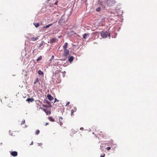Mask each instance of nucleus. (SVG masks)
Returning <instances> with one entry per match:
<instances>
[{
  "instance_id": "nucleus-1",
  "label": "nucleus",
  "mask_w": 157,
  "mask_h": 157,
  "mask_svg": "<svg viewBox=\"0 0 157 157\" xmlns=\"http://www.w3.org/2000/svg\"><path fill=\"white\" fill-rule=\"evenodd\" d=\"M68 45V43H65L63 46V57L67 56L69 54V51L67 49Z\"/></svg>"
},
{
  "instance_id": "nucleus-2",
  "label": "nucleus",
  "mask_w": 157,
  "mask_h": 157,
  "mask_svg": "<svg viewBox=\"0 0 157 157\" xmlns=\"http://www.w3.org/2000/svg\"><path fill=\"white\" fill-rule=\"evenodd\" d=\"M106 3L108 6H112L115 4L116 1L115 0H107Z\"/></svg>"
},
{
  "instance_id": "nucleus-3",
  "label": "nucleus",
  "mask_w": 157,
  "mask_h": 157,
  "mask_svg": "<svg viewBox=\"0 0 157 157\" xmlns=\"http://www.w3.org/2000/svg\"><path fill=\"white\" fill-rule=\"evenodd\" d=\"M100 33L101 37L103 38L107 37L108 36L109 37L110 36V34H109L108 32L107 31H102L100 32Z\"/></svg>"
},
{
  "instance_id": "nucleus-4",
  "label": "nucleus",
  "mask_w": 157,
  "mask_h": 157,
  "mask_svg": "<svg viewBox=\"0 0 157 157\" xmlns=\"http://www.w3.org/2000/svg\"><path fill=\"white\" fill-rule=\"evenodd\" d=\"M98 135L100 137L103 138L107 137V134H106V133L104 132H101L100 133L98 134Z\"/></svg>"
},
{
  "instance_id": "nucleus-5",
  "label": "nucleus",
  "mask_w": 157,
  "mask_h": 157,
  "mask_svg": "<svg viewBox=\"0 0 157 157\" xmlns=\"http://www.w3.org/2000/svg\"><path fill=\"white\" fill-rule=\"evenodd\" d=\"M77 108L75 107H73L72 108L71 110V116L74 115V113L76 111Z\"/></svg>"
},
{
  "instance_id": "nucleus-6",
  "label": "nucleus",
  "mask_w": 157,
  "mask_h": 157,
  "mask_svg": "<svg viewBox=\"0 0 157 157\" xmlns=\"http://www.w3.org/2000/svg\"><path fill=\"white\" fill-rule=\"evenodd\" d=\"M26 101H27L29 103L30 102H33V101H34V100L33 98H28L26 100Z\"/></svg>"
},
{
  "instance_id": "nucleus-7",
  "label": "nucleus",
  "mask_w": 157,
  "mask_h": 157,
  "mask_svg": "<svg viewBox=\"0 0 157 157\" xmlns=\"http://www.w3.org/2000/svg\"><path fill=\"white\" fill-rule=\"evenodd\" d=\"M10 154L13 156H16L17 155V152L16 151H13L11 152Z\"/></svg>"
},
{
  "instance_id": "nucleus-8",
  "label": "nucleus",
  "mask_w": 157,
  "mask_h": 157,
  "mask_svg": "<svg viewBox=\"0 0 157 157\" xmlns=\"http://www.w3.org/2000/svg\"><path fill=\"white\" fill-rule=\"evenodd\" d=\"M47 98L50 101L54 99V98L52 97L50 94H48L47 95Z\"/></svg>"
},
{
  "instance_id": "nucleus-9",
  "label": "nucleus",
  "mask_w": 157,
  "mask_h": 157,
  "mask_svg": "<svg viewBox=\"0 0 157 157\" xmlns=\"http://www.w3.org/2000/svg\"><path fill=\"white\" fill-rule=\"evenodd\" d=\"M44 103L48 104L49 105V107H52L51 103L47 100L45 99L44 100Z\"/></svg>"
},
{
  "instance_id": "nucleus-10",
  "label": "nucleus",
  "mask_w": 157,
  "mask_h": 157,
  "mask_svg": "<svg viewBox=\"0 0 157 157\" xmlns=\"http://www.w3.org/2000/svg\"><path fill=\"white\" fill-rule=\"evenodd\" d=\"M56 41V38H52L50 40V43H55Z\"/></svg>"
},
{
  "instance_id": "nucleus-11",
  "label": "nucleus",
  "mask_w": 157,
  "mask_h": 157,
  "mask_svg": "<svg viewBox=\"0 0 157 157\" xmlns=\"http://www.w3.org/2000/svg\"><path fill=\"white\" fill-rule=\"evenodd\" d=\"M37 37H32L30 38V40L33 41H35L38 39Z\"/></svg>"
},
{
  "instance_id": "nucleus-12",
  "label": "nucleus",
  "mask_w": 157,
  "mask_h": 157,
  "mask_svg": "<svg viewBox=\"0 0 157 157\" xmlns=\"http://www.w3.org/2000/svg\"><path fill=\"white\" fill-rule=\"evenodd\" d=\"M74 59V57L73 56H71L70 58H69L68 59V61H69V62L71 63V62H72V61H73Z\"/></svg>"
},
{
  "instance_id": "nucleus-13",
  "label": "nucleus",
  "mask_w": 157,
  "mask_h": 157,
  "mask_svg": "<svg viewBox=\"0 0 157 157\" xmlns=\"http://www.w3.org/2000/svg\"><path fill=\"white\" fill-rule=\"evenodd\" d=\"M59 119L60 124V126H61L63 124V122H62V121H61V120H62L63 119V118L62 117H59Z\"/></svg>"
},
{
  "instance_id": "nucleus-14",
  "label": "nucleus",
  "mask_w": 157,
  "mask_h": 157,
  "mask_svg": "<svg viewBox=\"0 0 157 157\" xmlns=\"http://www.w3.org/2000/svg\"><path fill=\"white\" fill-rule=\"evenodd\" d=\"M89 36V34L88 33H85L83 36V37L84 39L87 38V36Z\"/></svg>"
},
{
  "instance_id": "nucleus-15",
  "label": "nucleus",
  "mask_w": 157,
  "mask_h": 157,
  "mask_svg": "<svg viewBox=\"0 0 157 157\" xmlns=\"http://www.w3.org/2000/svg\"><path fill=\"white\" fill-rule=\"evenodd\" d=\"M38 74L41 76H43L44 75V73L40 70H39L38 72Z\"/></svg>"
},
{
  "instance_id": "nucleus-16",
  "label": "nucleus",
  "mask_w": 157,
  "mask_h": 157,
  "mask_svg": "<svg viewBox=\"0 0 157 157\" xmlns=\"http://www.w3.org/2000/svg\"><path fill=\"white\" fill-rule=\"evenodd\" d=\"M52 24L51 23L49 24H48L45 26H44V28H48L49 27H50L52 25Z\"/></svg>"
},
{
  "instance_id": "nucleus-17",
  "label": "nucleus",
  "mask_w": 157,
  "mask_h": 157,
  "mask_svg": "<svg viewBox=\"0 0 157 157\" xmlns=\"http://www.w3.org/2000/svg\"><path fill=\"white\" fill-rule=\"evenodd\" d=\"M48 119L49 121H52V122H54L55 121L54 119L52 118L51 117H48Z\"/></svg>"
},
{
  "instance_id": "nucleus-18",
  "label": "nucleus",
  "mask_w": 157,
  "mask_h": 157,
  "mask_svg": "<svg viewBox=\"0 0 157 157\" xmlns=\"http://www.w3.org/2000/svg\"><path fill=\"white\" fill-rule=\"evenodd\" d=\"M34 25L36 28L38 27L39 25V23H34Z\"/></svg>"
},
{
  "instance_id": "nucleus-19",
  "label": "nucleus",
  "mask_w": 157,
  "mask_h": 157,
  "mask_svg": "<svg viewBox=\"0 0 157 157\" xmlns=\"http://www.w3.org/2000/svg\"><path fill=\"white\" fill-rule=\"evenodd\" d=\"M39 82V78H36V81L34 82V84H35L36 82Z\"/></svg>"
},
{
  "instance_id": "nucleus-20",
  "label": "nucleus",
  "mask_w": 157,
  "mask_h": 157,
  "mask_svg": "<svg viewBox=\"0 0 157 157\" xmlns=\"http://www.w3.org/2000/svg\"><path fill=\"white\" fill-rule=\"evenodd\" d=\"M40 132V131L39 130H36V131L35 132V134L36 135H38L39 134Z\"/></svg>"
},
{
  "instance_id": "nucleus-21",
  "label": "nucleus",
  "mask_w": 157,
  "mask_h": 157,
  "mask_svg": "<svg viewBox=\"0 0 157 157\" xmlns=\"http://www.w3.org/2000/svg\"><path fill=\"white\" fill-rule=\"evenodd\" d=\"M42 58V56H39L37 59L36 60L37 61H40L41 59Z\"/></svg>"
},
{
  "instance_id": "nucleus-22",
  "label": "nucleus",
  "mask_w": 157,
  "mask_h": 157,
  "mask_svg": "<svg viewBox=\"0 0 157 157\" xmlns=\"http://www.w3.org/2000/svg\"><path fill=\"white\" fill-rule=\"evenodd\" d=\"M45 113L47 115H48L49 114H51L50 110L49 111H47L46 112H45Z\"/></svg>"
},
{
  "instance_id": "nucleus-23",
  "label": "nucleus",
  "mask_w": 157,
  "mask_h": 157,
  "mask_svg": "<svg viewBox=\"0 0 157 157\" xmlns=\"http://www.w3.org/2000/svg\"><path fill=\"white\" fill-rule=\"evenodd\" d=\"M42 106L44 107H49V105H42Z\"/></svg>"
},
{
  "instance_id": "nucleus-24",
  "label": "nucleus",
  "mask_w": 157,
  "mask_h": 157,
  "mask_svg": "<svg viewBox=\"0 0 157 157\" xmlns=\"http://www.w3.org/2000/svg\"><path fill=\"white\" fill-rule=\"evenodd\" d=\"M107 150L109 151L111 149V147H107L105 148Z\"/></svg>"
},
{
  "instance_id": "nucleus-25",
  "label": "nucleus",
  "mask_w": 157,
  "mask_h": 157,
  "mask_svg": "<svg viewBox=\"0 0 157 157\" xmlns=\"http://www.w3.org/2000/svg\"><path fill=\"white\" fill-rule=\"evenodd\" d=\"M44 42L42 41L40 44V47H41L43 45Z\"/></svg>"
},
{
  "instance_id": "nucleus-26",
  "label": "nucleus",
  "mask_w": 157,
  "mask_h": 157,
  "mask_svg": "<svg viewBox=\"0 0 157 157\" xmlns=\"http://www.w3.org/2000/svg\"><path fill=\"white\" fill-rule=\"evenodd\" d=\"M25 120H23L22 121H21V125H22V124H24L25 123Z\"/></svg>"
},
{
  "instance_id": "nucleus-27",
  "label": "nucleus",
  "mask_w": 157,
  "mask_h": 157,
  "mask_svg": "<svg viewBox=\"0 0 157 157\" xmlns=\"http://www.w3.org/2000/svg\"><path fill=\"white\" fill-rule=\"evenodd\" d=\"M100 8L98 7L96 9V11H99L100 10Z\"/></svg>"
},
{
  "instance_id": "nucleus-28",
  "label": "nucleus",
  "mask_w": 157,
  "mask_h": 157,
  "mask_svg": "<svg viewBox=\"0 0 157 157\" xmlns=\"http://www.w3.org/2000/svg\"><path fill=\"white\" fill-rule=\"evenodd\" d=\"M58 1H56L54 3V4L56 5H57L58 4Z\"/></svg>"
},
{
  "instance_id": "nucleus-29",
  "label": "nucleus",
  "mask_w": 157,
  "mask_h": 157,
  "mask_svg": "<svg viewBox=\"0 0 157 157\" xmlns=\"http://www.w3.org/2000/svg\"><path fill=\"white\" fill-rule=\"evenodd\" d=\"M54 57V56H52L51 57V59H50V61H51L52 59H53Z\"/></svg>"
},
{
  "instance_id": "nucleus-30",
  "label": "nucleus",
  "mask_w": 157,
  "mask_h": 157,
  "mask_svg": "<svg viewBox=\"0 0 157 157\" xmlns=\"http://www.w3.org/2000/svg\"><path fill=\"white\" fill-rule=\"evenodd\" d=\"M56 101H59V100H58L56 98L55 99L54 102H55Z\"/></svg>"
},
{
  "instance_id": "nucleus-31",
  "label": "nucleus",
  "mask_w": 157,
  "mask_h": 157,
  "mask_svg": "<svg viewBox=\"0 0 157 157\" xmlns=\"http://www.w3.org/2000/svg\"><path fill=\"white\" fill-rule=\"evenodd\" d=\"M70 104V102H67V104H66V106H67V105H69Z\"/></svg>"
},
{
  "instance_id": "nucleus-32",
  "label": "nucleus",
  "mask_w": 157,
  "mask_h": 157,
  "mask_svg": "<svg viewBox=\"0 0 157 157\" xmlns=\"http://www.w3.org/2000/svg\"><path fill=\"white\" fill-rule=\"evenodd\" d=\"M43 110L45 113L46 111H47V110L46 109H43Z\"/></svg>"
},
{
  "instance_id": "nucleus-33",
  "label": "nucleus",
  "mask_w": 157,
  "mask_h": 157,
  "mask_svg": "<svg viewBox=\"0 0 157 157\" xmlns=\"http://www.w3.org/2000/svg\"><path fill=\"white\" fill-rule=\"evenodd\" d=\"M40 107V105H39V104H37V108H39Z\"/></svg>"
},
{
  "instance_id": "nucleus-34",
  "label": "nucleus",
  "mask_w": 157,
  "mask_h": 157,
  "mask_svg": "<svg viewBox=\"0 0 157 157\" xmlns=\"http://www.w3.org/2000/svg\"><path fill=\"white\" fill-rule=\"evenodd\" d=\"M44 109V108H42L41 107H40L39 108V109H42V110H43Z\"/></svg>"
},
{
  "instance_id": "nucleus-35",
  "label": "nucleus",
  "mask_w": 157,
  "mask_h": 157,
  "mask_svg": "<svg viewBox=\"0 0 157 157\" xmlns=\"http://www.w3.org/2000/svg\"><path fill=\"white\" fill-rule=\"evenodd\" d=\"M105 156V154H104L103 155H101L100 157H104Z\"/></svg>"
},
{
  "instance_id": "nucleus-36",
  "label": "nucleus",
  "mask_w": 157,
  "mask_h": 157,
  "mask_svg": "<svg viewBox=\"0 0 157 157\" xmlns=\"http://www.w3.org/2000/svg\"><path fill=\"white\" fill-rule=\"evenodd\" d=\"M33 142L32 141L31 142V144H30V145H33Z\"/></svg>"
},
{
  "instance_id": "nucleus-37",
  "label": "nucleus",
  "mask_w": 157,
  "mask_h": 157,
  "mask_svg": "<svg viewBox=\"0 0 157 157\" xmlns=\"http://www.w3.org/2000/svg\"><path fill=\"white\" fill-rule=\"evenodd\" d=\"M48 123L47 122V123H46L45 125V126H46V125H48Z\"/></svg>"
},
{
  "instance_id": "nucleus-38",
  "label": "nucleus",
  "mask_w": 157,
  "mask_h": 157,
  "mask_svg": "<svg viewBox=\"0 0 157 157\" xmlns=\"http://www.w3.org/2000/svg\"><path fill=\"white\" fill-rule=\"evenodd\" d=\"M58 37H59V38H60L61 37V36H59Z\"/></svg>"
},
{
  "instance_id": "nucleus-39",
  "label": "nucleus",
  "mask_w": 157,
  "mask_h": 157,
  "mask_svg": "<svg viewBox=\"0 0 157 157\" xmlns=\"http://www.w3.org/2000/svg\"><path fill=\"white\" fill-rule=\"evenodd\" d=\"M37 101H38V102H40V100H38Z\"/></svg>"
}]
</instances>
